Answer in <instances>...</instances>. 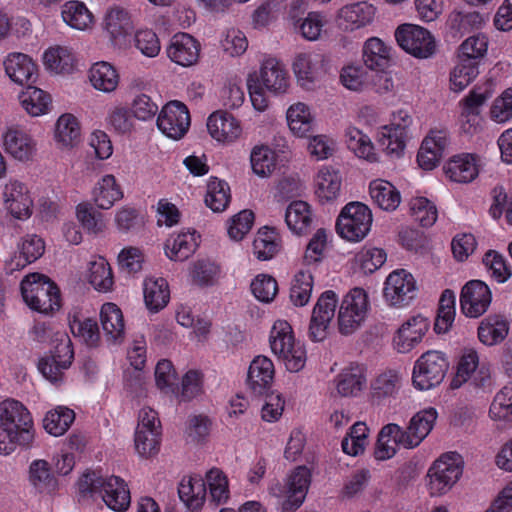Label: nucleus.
<instances>
[{
	"label": "nucleus",
	"mask_w": 512,
	"mask_h": 512,
	"mask_svg": "<svg viewBox=\"0 0 512 512\" xmlns=\"http://www.w3.org/2000/svg\"><path fill=\"white\" fill-rule=\"evenodd\" d=\"M245 81L251 106L258 113H263L270 107L269 95L283 97L292 87L285 64L274 56H265L258 71H250Z\"/></svg>",
	"instance_id": "1"
},
{
	"label": "nucleus",
	"mask_w": 512,
	"mask_h": 512,
	"mask_svg": "<svg viewBox=\"0 0 512 512\" xmlns=\"http://www.w3.org/2000/svg\"><path fill=\"white\" fill-rule=\"evenodd\" d=\"M35 440V425L29 409L13 398L0 401V455L10 456L18 448L28 449Z\"/></svg>",
	"instance_id": "2"
},
{
	"label": "nucleus",
	"mask_w": 512,
	"mask_h": 512,
	"mask_svg": "<svg viewBox=\"0 0 512 512\" xmlns=\"http://www.w3.org/2000/svg\"><path fill=\"white\" fill-rule=\"evenodd\" d=\"M269 347L285 370L289 373L302 371L307 363V350L305 345L296 339L291 324L284 319L273 322L269 337Z\"/></svg>",
	"instance_id": "3"
},
{
	"label": "nucleus",
	"mask_w": 512,
	"mask_h": 512,
	"mask_svg": "<svg viewBox=\"0 0 512 512\" xmlns=\"http://www.w3.org/2000/svg\"><path fill=\"white\" fill-rule=\"evenodd\" d=\"M414 124L412 113L399 108L390 114L389 122L377 128L375 140L381 152L391 160L401 159L411 139Z\"/></svg>",
	"instance_id": "4"
},
{
	"label": "nucleus",
	"mask_w": 512,
	"mask_h": 512,
	"mask_svg": "<svg viewBox=\"0 0 512 512\" xmlns=\"http://www.w3.org/2000/svg\"><path fill=\"white\" fill-rule=\"evenodd\" d=\"M100 28L113 52H126L131 48L130 38L135 28L133 11L123 3L107 5L101 16Z\"/></svg>",
	"instance_id": "5"
},
{
	"label": "nucleus",
	"mask_w": 512,
	"mask_h": 512,
	"mask_svg": "<svg viewBox=\"0 0 512 512\" xmlns=\"http://www.w3.org/2000/svg\"><path fill=\"white\" fill-rule=\"evenodd\" d=\"M20 289L23 301L33 311L49 314L61 307L58 287L43 274L26 275L21 281Z\"/></svg>",
	"instance_id": "6"
},
{
	"label": "nucleus",
	"mask_w": 512,
	"mask_h": 512,
	"mask_svg": "<svg viewBox=\"0 0 512 512\" xmlns=\"http://www.w3.org/2000/svg\"><path fill=\"white\" fill-rule=\"evenodd\" d=\"M310 484L311 470L306 466H298L286 476L283 483H271L268 492L278 499L283 511L293 512L305 501Z\"/></svg>",
	"instance_id": "7"
},
{
	"label": "nucleus",
	"mask_w": 512,
	"mask_h": 512,
	"mask_svg": "<svg viewBox=\"0 0 512 512\" xmlns=\"http://www.w3.org/2000/svg\"><path fill=\"white\" fill-rule=\"evenodd\" d=\"M372 224L373 213L370 207L362 202L353 201L341 208L335 229L343 240L359 243L369 235Z\"/></svg>",
	"instance_id": "8"
},
{
	"label": "nucleus",
	"mask_w": 512,
	"mask_h": 512,
	"mask_svg": "<svg viewBox=\"0 0 512 512\" xmlns=\"http://www.w3.org/2000/svg\"><path fill=\"white\" fill-rule=\"evenodd\" d=\"M371 309L368 292L360 287L350 289L338 303L337 325L342 335H351L366 322Z\"/></svg>",
	"instance_id": "9"
},
{
	"label": "nucleus",
	"mask_w": 512,
	"mask_h": 512,
	"mask_svg": "<svg viewBox=\"0 0 512 512\" xmlns=\"http://www.w3.org/2000/svg\"><path fill=\"white\" fill-rule=\"evenodd\" d=\"M397 45L410 56L425 60L434 57L439 50V40L427 28L413 23L399 25L394 31Z\"/></svg>",
	"instance_id": "10"
},
{
	"label": "nucleus",
	"mask_w": 512,
	"mask_h": 512,
	"mask_svg": "<svg viewBox=\"0 0 512 512\" xmlns=\"http://www.w3.org/2000/svg\"><path fill=\"white\" fill-rule=\"evenodd\" d=\"M447 355L439 350H428L414 362L411 381L418 391H428L439 386L448 371Z\"/></svg>",
	"instance_id": "11"
},
{
	"label": "nucleus",
	"mask_w": 512,
	"mask_h": 512,
	"mask_svg": "<svg viewBox=\"0 0 512 512\" xmlns=\"http://www.w3.org/2000/svg\"><path fill=\"white\" fill-rule=\"evenodd\" d=\"M461 455L450 452L442 455L429 468L427 488L431 496H442L448 493L459 481L463 473Z\"/></svg>",
	"instance_id": "12"
},
{
	"label": "nucleus",
	"mask_w": 512,
	"mask_h": 512,
	"mask_svg": "<svg viewBox=\"0 0 512 512\" xmlns=\"http://www.w3.org/2000/svg\"><path fill=\"white\" fill-rule=\"evenodd\" d=\"M53 350L50 355L38 362L42 376L53 384L63 381L65 371L71 366L74 357L72 342L64 332L55 333Z\"/></svg>",
	"instance_id": "13"
},
{
	"label": "nucleus",
	"mask_w": 512,
	"mask_h": 512,
	"mask_svg": "<svg viewBox=\"0 0 512 512\" xmlns=\"http://www.w3.org/2000/svg\"><path fill=\"white\" fill-rule=\"evenodd\" d=\"M297 85L305 91H314L327 73L325 56L308 50L298 52L291 62Z\"/></svg>",
	"instance_id": "14"
},
{
	"label": "nucleus",
	"mask_w": 512,
	"mask_h": 512,
	"mask_svg": "<svg viewBox=\"0 0 512 512\" xmlns=\"http://www.w3.org/2000/svg\"><path fill=\"white\" fill-rule=\"evenodd\" d=\"M430 321L421 314L411 315L402 320L391 336V347L398 354H409L416 349L426 337Z\"/></svg>",
	"instance_id": "15"
},
{
	"label": "nucleus",
	"mask_w": 512,
	"mask_h": 512,
	"mask_svg": "<svg viewBox=\"0 0 512 512\" xmlns=\"http://www.w3.org/2000/svg\"><path fill=\"white\" fill-rule=\"evenodd\" d=\"M0 145L8 157L21 164L31 163L37 157V140L19 125H9L3 130Z\"/></svg>",
	"instance_id": "16"
},
{
	"label": "nucleus",
	"mask_w": 512,
	"mask_h": 512,
	"mask_svg": "<svg viewBox=\"0 0 512 512\" xmlns=\"http://www.w3.org/2000/svg\"><path fill=\"white\" fill-rule=\"evenodd\" d=\"M417 295V282L405 269H395L388 274L384 283L382 296L385 304L393 308L407 307Z\"/></svg>",
	"instance_id": "17"
},
{
	"label": "nucleus",
	"mask_w": 512,
	"mask_h": 512,
	"mask_svg": "<svg viewBox=\"0 0 512 512\" xmlns=\"http://www.w3.org/2000/svg\"><path fill=\"white\" fill-rule=\"evenodd\" d=\"M2 206L12 218L25 221L33 214L34 199L27 183L10 178L1 192Z\"/></svg>",
	"instance_id": "18"
},
{
	"label": "nucleus",
	"mask_w": 512,
	"mask_h": 512,
	"mask_svg": "<svg viewBox=\"0 0 512 512\" xmlns=\"http://www.w3.org/2000/svg\"><path fill=\"white\" fill-rule=\"evenodd\" d=\"M156 123L164 136L175 141L181 140L191 125L189 109L181 101H169L158 112Z\"/></svg>",
	"instance_id": "19"
},
{
	"label": "nucleus",
	"mask_w": 512,
	"mask_h": 512,
	"mask_svg": "<svg viewBox=\"0 0 512 512\" xmlns=\"http://www.w3.org/2000/svg\"><path fill=\"white\" fill-rule=\"evenodd\" d=\"M451 143L447 129L435 127L423 137L416 155L418 166L425 171L438 167Z\"/></svg>",
	"instance_id": "20"
},
{
	"label": "nucleus",
	"mask_w": 512,
	"mask_h": 512,
	"mask_svg": "<svg viewBox=\"0 0 512 512\" xmlns=\"http://www.w3.org/2000/svg\"><path fill=\"white\" fill-rule=\"evenodd\" d=\"M209 136L219 145H233L244 138L242 121L226 110L211 113L206 121Z\"/></svg>",
	"instance_id": "21"
},
{
	"label": "nucleus",
	"mask_w": 512,
	"mask_h": 512,
	"mask_svg": "<svg viewBox=\"0 0 512 512\" xmlns=\"http://www.w3.org/2000/svg\"><path fill=\"white\" fill-rule=\"evenodd\" d=\"M339 299L332 290L324 291L318 298L309 324V338L313 342L324 341L329 335Z\"/></svg>",
	"instance_id": "22"
},
{
	"label": "nucleus",
	"mask_w": 512,
	"mask_h": 512,
	"mask_svg": "<svg viewBox=\"0 0 512 512\" xmlns=\"http://www.w3.org/2000/svg\"><path fill=\"white\" fill-rule=\"evenodd\" d=\"M376 7L367 1L347 3L335 14V22L344 32H354L371 25L375 19Z\"/></svg>",
	"instance_id": "23"
},
{
	"label": "nucleus",
	"mask_w": 512,
	"mask_h": 512,
	"mask_svg": "<svg viewBox=\"0 0 512 512\" xmlns=\"http://www.w3.org/2000/svg\"><path fill=\"white\" fill-rule=\"evenodd\" d=\"M201 49V43L193 35L178 32L171 37L166 47V55L172 63L189 68L199 62Z\"/></svg>",
	"instance_id": "24"
},
{
	"label": "nucleus",
	"mask_w": 512,
	"mask_h": 512,
	"mask_svg": "<svg viewBox=\"0 0 512 512\" xmlns=\"http://www.w3.org/2000/svg\"><path fill=\"white\" fill-rule=\"evenodd\" d=\"M285 121L289 133L296 139L309 137L317 127V117L312 106L303 101L293 102L287 107Z\"/></svg>",
	"instance_id": "25"
},
{
	"label": "nucleus",
	"mask_w": 512,
	"mask_h": 512,
	"mask_svg": "<svg viewBox=\"0 0 512 512\" xmlns=\"http://www.w3.org/2000/svg\"><path fill=\"white\" fill-rule=\"evenodd\" d=\"M83 133L80 119L73 113L58 116L52 128V139L61 151H70L80 145Z\"/></svg>",
	"instance_id": "26"
},
{
	"label": "nucleus",
	"mask_w": 512,
	"mask_h": 512,
	"mask_svg": "<svg viewBox=\"0 0 512 512\" xmlns=\"http://www.w3.org/2000/svg\"><path fill=\"white\" fill-rule=\"evenodd\" d=\"M44 69L53 75H71L78 69V58L69 45L53 44L42 53Z\"/></svg>",
	"instance_id": "27"
},
{
	"label": "nucleus",
	"mask_w": 512,
	"mask_h": 512,
	"mask_svg": "<svg viewBox=\"0 0 512 512\" xmlns=\"http://www.w3.org/2000/svg\"><path fill=\"white\" fill-rule=\"evenodd\" d=\"M45 251L44 240L36 234L22 237L17 244V251L12 253L5 261L7 273L24 269L27 265L39 259Z\"/></svg>",
	"instance_id": "28"
},
{
	"label": "nucleus",
	"mask_w": 512,
	"mask_h": 512,
	"mask_svg": "<svg viewBox=\"0 0 512 512\" xmlns=\"http://www.w3.org/2000/svg\"><path fill=\"white\" fill-rule=\"evenodd\" d=\"M27 482L32 491L41 497H52L59 491V481L45 459H34L29 463Z\"/></svg>",
	"instance_id": "29"
},
{
	"label": "nucleus",
	"mask_w": 512,
	"mask_h": 512,
	"mask_svg": "<svg viewBox=\"0 0 512 512\" xmlns=\"http://www.w3.org/2000/svg\"><path fill=\"white\" fill-rule=\"evenodd\" d=\"M3 69L8 79L18 86L34 82L38 65L32 56L22 52H10L3 59Z\"/></svg>",
	"instance_id": "30"
},
{
	"label": "nucleus",
	"mask_w": 512,
	"mask_h": 512,
	"mask_svg": "<svg viewBox=\"0 0 512 512\" xmlns=\"http://www.w3.org/2000/svg\"><path fill=\"white\" fill-rule=\"evenodd\" d=\"M314 196L322 204L334 203L341 194L342 176L338 169L331 165L318 168L313 179Z\"/></svg>",
	"instance_id": "31"
},
{
	"label": "nucleus",
	"mask_w": 512,
	"mask_h": 512,
	"mask_svg": "<svg viewBox=\"0 0 512 512\" xmlns=\"http://www.w3.org/2000/svg\"><path fill=\"white\" fill-rule=\"evenodd\" d=\"M86 282L98 293H111L114 290L115 278L111 264L102 255H92L87 261L83 272Z\"/></svg>",
	"instance_id": "32"
},
{
	"label": "nucleus",
	"mask_w": 512,
	"mask_h": 512,
	"mask_svg": "<svg viewBox=\"0 0 512 512\" xmlns=\"http://www.w3.org/2000/svg\"><path fill=\"white\" fill-rule=\"evenodd\" d=\"M200 234L194 229H182L166 239L165 256L174 262H183L191 257L200 245Z\"/></svg>",
	"instance_id": "33"
},
{
	"label": "nucleus",
	"mask_w": 512,
	"mask_h": 512,
	"mask_svg": "<svg viewBox=\"0 0 512 512\" xmlns=\"http://www.w3.org/2000/svg\"><path fill=\"white\" fill-rule=\"evenodd\" d=\"M405 441L404 429L400 425L396 423L384 425L378 433L374 458L377 461H386L392 459L399 448L412 449Z\"/></svg>",
	"instance_id": "34"
},
{
	"label": "nucleus",
	"mask_w": 512,
	"mask_h": 512,
	"mask_svg": "<svg viewBox=\"0 0 512 512\" xmlns=\"http://www.w3.org/2000/svg\"><path fill=\"white\" fill-rule=\"evenodd\" d=\"M63 23L78 32H91L96 26V15L81 0H68L61 5Z\"/></svg>",
	"instance_id": "35"
},
{
	"label": "nucleus",
	"mask_w": 512,
	"mask_h": 512,
	"mask_svg": "<svg viewBox=\"0 0 512 512\" xmlns=\"http://www.w3.org/2000/svg\"><path fill=\"white\" fill-rule=\"evenodd\" d=\"M90 86L103 94L115 93L121 83V75L117 67L109 61L100 60L92 63L87 70Z\"/></svg>",
	"instance_id": "36"
},
{
	"label": "nucleus",
	"mask_w": 512,
	"mask_h": 512,
	"mask_svg": "<svg viewBox=\"0 0 512 512\" xmlns=\"http://www.w3.org/2000/svg\"><path fill=\"white\" fill-rule=\"evenodd\" d=\"M275 373L273 361L268 356L257 355L249 364L246 385L253 393L263 394L272 387Z\"/></svg>",
	"instance_id": "37"
},
{
	"label": "nucleus",
	"mask_w": 512,
	"mask_h": 512,
	"mask_svg": "<svg viewBox=\"0 0 512 512\" xmlns=\"http://www.w3.org/2000/svg\"><path fill=\"white\" fill-rule=\"evenodd\" d=\"M343 140L347 149L357 158L369 163L379 162L380 155L371 137L356 125H346Z\"/></svg>",
	"instance_id": "38"
},
{
	"label": "nucleus",
	"mask_w": 512,
	"mask_h": 512,
	"mask_svg": "<svg viewBox=\"0 0 512 512\" xmlns=\"http://www.w3.org/2000/svg\"><path fill=\"white\" fill-rule=\"evenodd\" d=\"M314 220V209L307 201L293 200L285 209L284 221L288 230L294 236L307 235L313 226Z\"/></svg>",
	"instance_id": "39"
},
{
	"label": "nucleus",
	"mask_w": 512,
	"mask_h": 512,
	"mask_svg": "<svg viewBox=\"0 0 512 512\" xmlns=\"http://www.w3.org/2000/svg\"><path fill=\"white\" fill-rule=\"evenodd\" d=\"M366 370L358 363L343 367L333 380L335 390L342 397H356L366 387Z\"/></svg>",
	"instance_id": "40"
},
{
	"label": "nucleus",
	"mask_w": 512,
	"mask_h": 512,
	"mask_svg": "<svg viewBox=\"0 0 512 512\" xmlns=\"http://www.w3.org/2000/svg\"><path fill=\"white\" fill-rule=\"evenodd\" d=\"M438 412L434 407H426L415 413L404 430L405 443L412 447H418L433 430Z\"/></svg>",
	"instance_id": "41"
},
{
	"label": "nucleus",
	"mask_w": 512,
	"mask_h": 512,
	"mask_svg": "<svg viewBox=\"0 0 512 512\" xmlns=\"http://www.w3.org/2000/svg\"><path fill=\"white\" fill-rule=\"evenodd\" d=\"M102 330L108 342L120 344L126 336V321L122 309L114 302L102 304L99 311Z\"/></svg>",
	"instance_id": "42"
},
{
	"label": "nucleus",
	"mask_w": 512,
	"mask_h": 512,
	"mask_svg": "<svg viewBox=\"0 0 512 512\" xmlns=\"http://www.w3.org/2000/svg\"><path fill=\"white\" fill-rule=\"evenodd\" d=\"M361 56L367 69L382 71L392 62L393 48L381 38L372 36L364 41Z\"/></svg>",
	"instance_id": "43"
},
{
	"label": "nucleus",
	"mask_w": 512,
	"mask_h": 512,
	"mask_svg": "<svg viewBox=\"0 0 512 512\" xmlns=\"http://www.w3.org/2000/svg\"><path fill=\"white\" fill-rule=\"evenodd\" d=\"M143 301L149 313L163 310L170 301V289L163 277L147 276L142 282Z\"/></svg>",
	"instance_id": "44"
},
{
	"label": "nucleus",
	"mask_w": 512,
	"mask_h": 512,
	"mask_svg": "<svg viewBox=\"0 0 512 512\" xmlns=\"http://www.w3.org/2000/svg\"><path fill=\"white\" fill-rule=\"evenodd\" d=\"M91 195L99 209L108 210L123 198L124 193L113 174H104L95 182Z\"/></svg>",
	"instance_id": "45"
},
{
	"label": "nucleus",
	"mask_w": 512,
	"mask_h": 512,
	"mask_svg": "<svg viewBox=\"0 0 512 512\" xmlns=\"http://www.w3.org/2000/svg\"><path fill=\"white\" fill-rule=\"evenodd\" d=\"M178 495L189 512H198L206 501V483L198 476L183 477L178 486Z\"/></svg>",
	"instance_id": "46"
},
{
	"label": "nucleus",
	"mask_w": 512,
	"mask_h": 512,
	"mask_svg": "<svg viewBox=\"0 0 512 512\" xmlns=\"http://www.w3.org/2000/svg\"><path fill=\"white\" fill-rule=\"evenodd\" d=\"M480 365V355L475 347H464L459 352L455 364V374L450 381V388L459 389L469 382L477 373Z\"/></svg>",
	"instance_id": "47"
},
{
	"label": "nucleus",
	"mask_w": 512,
	"mask_h": 512,
	"mask_svg": "<svg viewBox=\"0 0 512 512\" xmlns=\"http://www.w3.org/2000/svg\"><path fill=\"white\" fill-rule=\"evenodd\" d=\"M447 178L456 183H468L478 175L476 157L473 154L461 153L451 157L443 167Z\"/></svg>",
	"instance_id": "48"
},
{
	"label": "nucleus",
	"mask_w": 512,
	"mask_h": 512,
	"mask_svg": "<svg viewBox=\"0 0 512 512\" xmlns=\"http://www.w3.org/2000/svg\"><path fill=\"white\" fill-rule=\"evenodd\" d=\"M100 496L106 506L115 512H124L130 506V491L126 483L119 477H106Z\"/></svg>",
	"instance_id": "49"
},
{
	"label": "nucleus",
	"mask_w": 512,
	"mask_h": 512,
	"mask_svg": "<svg viewBox=\"0 0 512 512\" xmlns=\"http://www.w3.org/2000/svg\"><path fill=\"white\" fill-rule=\"evenodd\" d=\"M369 196L380 209L392 212L401 203L400 191L388 180L374 179L369 183Z\"/></svg>",
	"instance_id": "50"
},
{
	"label": "nucleus",
	"mask_w": 512,
	"mask_h": 512,
	"mask_svg": "<svg viewBox=\"0 0 512 512\" xmlns=\"http://www.w3.org/2000/svg\"><path fill=\"white\" fill-rule=\"evenodd\" d=\"M18 100L21 108L31 117L44 116L51 110L50 95L36 86L28 85L19 93Z\"/></svg>",
	"instance_id": "51"
},
{
	"label": "nucleus",
	"mask_w": 512,
	"mask_h": 512,
	"mask_svg": "<svg viewBox=\"0 0 512 512\" xmlns=\"http://www.w3.org/2000/svg\"><path fill=\"white\" fill-rule=\"evenodd\" d=\"M460 127L463 133L475 135L480 125V89L474 87L460 102Z\"/></svg>",
	"instance_id": "52"
},
{
	"label": "nucleus",
	"mask_w": 512,
	"mask_h": 512,
	"mask_svg": "<svg viewBox=\"0 0 512 512\" xmlns=\"http://www.w3.org/2000/svg\"><path fill=\"white\" fill-rule=\"evenodd\" d=\"M387 254L384 249L364 245L353 255L351 266L354 271L368 275L380 269L386 262Z\"/></svg>",
	"instance_id": "53"
},
{
	"label": "nucleus",
	"mask_w": 512,
	"mask_h": 512,
	"mask_svg": "<svg viewBox=\"0 0 512 512\" xmlns=\"http://www.w3.org/2000/svg\"><path fill=\"white\" fill-rule=\"evenodd\" d=\"M220 267L212 260L197 259L187 267L188 281L198 287H210L217 283Z\"/></svg>",
	"instance_id": "54"
},
{
	"label": "nucleus",
	"mask_w": 512,
	"mask_h": 512,
	"mask_svg": "<svg viewBox=\"0 0 512 512\" xmlns=\"http://www.w3.org/2000/svg\"><path fill=\"white\" fill-rule=\"evenodd\" d=\"M131 47H134L143 57L156 58L162 50L161 40L157 32L147 26L134 28L130 38Z\"/></svg>",
	"instance_id": "55"
},
{
	"label": "nucleus",
	"mask_w": 512,
	"mask_h": 512,
	"mask_svg": "<svg viewBox=\"0 0 512 512\" xmlns=\"http://www.w3.org/2000/svg\"><path fill=\"white\" fill-rule=\"evenodd\" d=\"M69 328L75 338L88 346H96L100 340L97 322L85 317L79 311H73L68 316Z\"/></svg>",
	"instance_id": "56"
},
{
	"label": "nucleus",
	"mask_w": 512,
	"mask_h": 512,
	"mask_svg": "<svg viewBox=\"0 0 512 512\" xmlns=\"http://www.w3.org/2000/svg\"><path fill=\"white\" fill-rule=\"evenodd\" d=\"M404 381L400 369H386L379 373L371 383L372 394L376 398H395Z\"/></svg>",
	"instance_id": "57"
},
{
	"label": "nucleus",
	"mask_w": 512,
	"mask_h": 512,
	"mask_svg": "<svg viewBox=\"0 0 512 512\" xmlns=\"http://www.w3.org/2000/svg\"><path fill=\"white\" fill-rule=\"evenodd\" d=\"M278 155L275 150L265 144L252 148L250 165L253 173L260 178H269L277 168Z\"/></svg>",
	"instance_id": "58"
},
{
	"label": "nucleus",
	"mask_w": 512,
	"mask_h": 512,
	"mask_svg": "<svg viewBox=\"0 0 512 512\" xmlns=\"http://www.w3.org/2000/svg\"><path fill=\"white\" fill-rule=\"evenodd\" d=\"M281 238L276 229L262 227L253 241V252L259 260L272 259L280 250Z\"/></svg>",
	"instance_id": "59"
},
{
	"label": "nucleus",
	"mask_w": 512,
	"mask_h": 512,
	"mask_svg": "<svg viewBox=\"0 0 512 512\" xmlns=\"http://www.w3.org/2000/svg\"><path fill=\"white\" fill-rule=\"evenodd\" d=\"M204 201L213 212L225 211L231 201V191L228 183L217 177H210L207 182Z\"/></svg>",
	"instance_id": "60"
},
{
	"label": "nucleus",
	"mask_w": 512,
	"mask_h": 512,
	"mask_svg": "<svg viewBox=\"0 0 512 512\" xmlns=\"http://www.w3.org/2000/svg\"><path fill=\"white\" fill-rule=\"evenodd\" d=\"M370 429L364 422L354 423L341 442L342 450L349 456L362 455L369 445Z\"/></svg>",
	"instance_id": "61"
},
{
	"label": "nucleus",
	"mask_w": 512,
	"mask_h": 512,
	"mask_svg": "<svg viewBox=\"0 0 512 512\" xmlns=\"http://www.w3.org/2000/svg\"><path fill=\"white\" fill-rule=\"evenodd\" d=\"M75 420V413L66 406H57L49 410L44 419L43 427L52 436H62Z\"/></svg>",
	"instance_id": "62"
},
{
	"label": "nucleus",
	"mask_w": 512,
	"mask_h": 512,
	"mask_svg": "<svg viewBox=\"0 0 512 512\" xmlns=\"http://www.w3.org/2000/svg\"><path fill=\"white\" fill-rule=\"evenodd\" d=\"M314 279L310 269H299L292 280L290 301L294 306L303 307L310 301Z\"/></svg>",
	"instance_id": "63"
},
{
	"label": "nucleus",
	"mask_w": 512,
	"mask_h": 512,
	"mask_svg": "<svg viewBox=\"0 0 512 512\" xmlns=\"http://www.w3.org/2000/svg\"><path fill=\"white\" fill-rule=\"evenodd\" d=\"M219 45L226 56L239 58L247 51L249 42L241 29L229 27L221 32Z\"/></svg>",
	"instance_id": "64"
}]
</instances>
